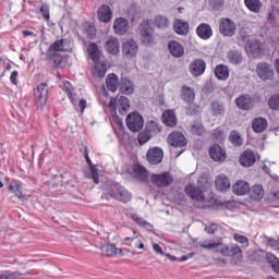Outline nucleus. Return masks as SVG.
<instances>
[{
    "mask_svg": "<svg viewBox=\"0 0 279 279\" xmlns=\"http://www.w3.org/2000/svg\"><path fill=\"white\" fill-rule=\"evenodd\" d=\"M199 247H203V250H216V252H219V254H222V256H236L242 252L239 245H233L229 247L228 245L223 244L221 240L202 241L199 242Z\"/></svg>",
    "mask_w": 279,
    "mask_h": 279,
    "instance_id": "f257e3e1",
    "label": "nucleus"
},
{
    "mask_svg": "<svg viewBox=\"0 0 279 279\" xmlns=\"http://www.w3.org/2000/svg\"><path fill=\"white\" fill-rule=\"evenodd\" d=\"M109 110L113 119H116V123L121 125L122 121L119 116H117V110L121 114H128V110H130V100L124 96L112 98L109 102Z\"/></svg>",
    "mask_w": 279,
    "mask_h": 279,
    "instance_id": "f03ea898",
    "label": "nucleus"
},
{
    "mask_svg": "<svg viewBox=\"0 0 279 279\" xmlns=\"http://www.w3.org/2000/svg\"><path fill=\"white\" fill-rule=\"evenodd\" d=\"M140 31V40L142 45L146 47H151L156 45V35L154 34V27L151 26V21L144 20L138 27Z\"/></svg>",
    "mask_w": 279,
    "mask_h": 279,
    "instance_id": "7ed1b4c3",
    "label": "nucleus"
},
{
    "mask_svg": "<svg viewBox=\"0 0 279 279\" xmlns=\"http://www.w3.org/2000/svg\"><path fill=\"white\" fill-rule=\"evenodd\" d=\"M210 189V183L205 182L203 185L198 184V186H195L193 184H189L185 187V194L189 198L192 199V202H197L198 204H204L206 202V196H204V193Z\"/></svg>",
    "mask_w": 279,
    "mask_h": 279,
    "instance_id": "20e7f679",
    "label": "nucleus"
},
{
    "mask_svg": "<svg viewBox=\"0 0 279 279\" xmlns=\"http://www.w3.org/2000/svg\"><path fill=\"white\" fill-rule=\"evenodd\" d=\"M107 193L113 199H118L124 204H128L132 199V194L119 183H110Z\"/></svg>",
    "mask_w": 279,
    "mask_h": 279,
    "instance_id": "39448f33",
    "label": "nucleus"
},
{
    "mask_svg": "<svg viewBox=\"0 0 279 279\" xmlns=\"http://www.w3.org/2000/svg\"><path fill=\"white\" fill-rule=\"evenodd\" d=\"M63 88L71 100V104L74 106V110H81V113L84 114V110H86V99L80 100V95L75 93L73 85H71V82L69 81L63 82ZM77 101L80 102L77 104Z\"/></svg>",
    "mask_w": 279,
    "mask_h": 279,
    "instance_id": "423d86ee",
    "label": "nucleus"
},
{
    "mask_svg": "<svg viewBox=\"0 0 279 279\" xmlns=\"http://www.w3.org/2000/svg\"><path fill=\"white\" fill-rule=\"evenodd\" d=\"M34 97L36 106L38 108H45V106H47V100L49 99V85H47V83L37 85Z\"/></svg>",
    "mask_w": 279,
    "mask_h": 279,
    "instance_id": "0eeeda50",
    "label": "nucleus"
},
{
    "mask_svg": "<svg viewBox=\"0 0 279 279\" xmlns=\"http://www.w3.org/2000/svg\"><path fill=\"white\" fill-rule=\"evenodd\" d=\"M71 51H73V41L69 39H57L50 45L47 50V52L50 53H71Z\"/></svg>",
    "mask_w": 279,
    "mask_h": 279,
    "instance_id": "6e6552de",
    "label": "nucleus"
},
{
    "mask_svg": "<svg viewBox=\"0 0 279 279\" xmlns=\"http://www.w3.org/2000/svg\"><path fill=\"white\" fill-rule=\"evenodd\" d=\"M150 182L154 186H157V189H167V186H171L173 184V177L170 172L151 174Z\"/></svg>",
    "mask_w": 279,
    "mask_h": 279,
    "instance_id": "1a4fd4ad",
    "label": "nucleus"
},
{
    "mask_svg": "<svg viewBox=\"0 0 279 279\" xmlns=\"http://www.w3.org/2000/svg\"><path fill=\"white\" fill-rule=\"evenodd\" d=\"M143 125H145V120H143V116L138 112H131L126 117V128L131 132H141L143 130Z\"/></svg>",
    "mask_w": 279,
    "mask_h": 279,
    "instance_id": "9d476101",
    "label": "nucleus"
},
{
    "mask_svg": "<svg viewBox=\"0 0 279 279\" xmlns=\"http://www.w3.org/2000/svg\"><path fill=\"white\" fill-rule=\"evenodd\" d=\"M219 29H220V34H222V36L232 38V36H234V34H236V24L234 23V21H232L228 17H222V19H220V22H219Z\"/></svg>",
    "mask_w": 279,
    "mask_h": 279,
    "instance_id": "9b49d317",
    "label": "nucleus"
},
{
    "mask_svg": "<svg viewBox=\"0 0 279 279\" xmlns=\"http://www.w3.org/2000/svg\"><path fill=\"white\" fill-rule=\"evenodd\" d=\"M122 54L128 60H132V58H136V56H138V43L134 39H126L122 44Z\"/></svg>",
    "mask_w": 279,
    "mask_h": 279,
    "instance_id": "f8f14e48",
    "label": "nucleus"
},
{
    "mask_svg": "<svg viewBox=\"0 0 279 279\" xmlns=\"http://www.w3.org/2000/svg\"><path fill=\"white\" fill-rule=\"evenodd\" d=\"M256 73L259 80L264 82L267 80H274V66L269 65L267 62H262L257 64Z\"/></svg>",
    "mask_w": 279,
    "mask_h": 279,
    "instance_id": "ddd939ff",
    "label": "nucleus"
},
{
    "mask_svg": "<svg viewBox=\"0 0 279 279\" xmlns=\"http://www.w3.org/2000/svg\"><path fill=\"white\" fill-rule=\"evenodd\" d=\"M244 40H247V44L245 45V50L248 53V56H252L253 58H258L263 53V46L258 40L256 39H248L247 36L243 37Z\"/></svg>",
    "mask_w": 279,
    "mask_h": 279,
    "instance_id": "4468645a",
    "label": "nucleus"
},
{
    "mask_svg": "<svg viewBox=\"0 0 279 279\" xmlns=\"http://www.w3.org/2000/svg\"><path fill=\"white\" fill-rule=\"evenodd\" d=\"M165 158V151L160 147H153L146 154V160L149 165H160Z\"/></svg>",
    "mask_w": 279,
    "mask_h": 279,
    "instance_id": "2eb2a0df",
    "label": "nucleus"
},
{
    "mask_svg": "<svg viewBox=\"0 0 279 279\" xmlns=\"http://www.w3.org/2000/svg\"><path fill=\"white\" fill-rule=\"evenodd\" d=\"M205 71H206V61H204L203 59H194L190 63V73L194 77H199V75H204Z\"/></svg>",
    "mask_w": 279,
    "mask_h": 279,
    "instance_id": "dca6fc26",
    "label": "nucleus"
},
{
    "mask_svg": "<svg viewBox=\"0 0 279 279\" xmlns=\"http://www.w3.org/2000/svg\"><path fill=\"white\" fill-rule=\"evenodd\" d=\"M113 32L117 36H123L130 32V22L125 17H118L113 22Z\"/></svg>",
    "mask_w": 279,
    "mask_h": 279,
    "instance_id": "f3484780",
    "label": "nucleus"
},
{
    "mask_svg": "<svg viewBox=\"0 0 279 279\" xmlns=\"http://www.w3.org/2000/svg\"><path fill=\"white\" fill-rule=\"evenodd\" d=\"M168 143L171 147H186V137L180 132H172L168 136Z\"/></svg>",
    "mask_w": 279,
    "mask_h": 279,
    "instance_id": "a211bd4d",
    "label": "nucleus"
},
{
    "mask_svg": "<svg viewBox=\"0 0 279 279\" xmlns=\"http://www.w3.org/2000/svg\"><path fill=\"white\" fill-rule=\"evenodd\" d=\"M196 35L201 40H210L213 38V26L202 23L196 27Z\"/></svg>",
    "mask_w": 279,
    "mask_h": 279,
    "instance_id": "6ab92c4d",
    "label": "nucleus"
},
{
    "mask_svg": "<svg viewBox=\"0 0 279 279\" xmlns=\"http://www.w3.org/2000/svg\"><path fill=\"white\" fill-rule=\"evenodd\" d=\"M105 49L111 56H117L121 51V44L117 37H109L105 43Z\"/></svg>",
    "mask_w": 279,
    "mask_h": 279,
    "instance_id": "aec40b11",
    "label": "nucleus"
},
{
    "mask_svg": "<svg viewBox=\"0 0 279 279\" xmlns=\"http://www.w3.org/2000/svg\"><path fill=\"white\" fill-rule=\"evenodd\" d=\"M235 104L239 110H252L254 100L250 95H242L235 99Z\"/></svg>",
    "mask_w": 279,
    "mask_h": 279,
    "instance_id": "412c9836",
    "label": "nucleus"
},
{
    "mask_svg": "<svg viewBox=\"0 0 279 279\" xmlns=\"http://www.w3.org/2000/svg\"><path fill=\"white\" fill-rule=\"evenodd\" d=\"M256 162V154L253 150H244L240 156V165L242 167H253Z\"/></svg>",
    "mask_w": 279,
    "mask_h": 279,
    "instance_id": "4be33fe9",
    "label": "nucleus"
},
{
    "mask_svg": "<svg viewBox=\"0 0 279 279\" xmlns=\"http://www.w3.org/2000/svg\"><path fill=\"white\" fill-rule=\"evenodd\" d=\"M216 189L220 193H226L230 190V179L226 174H219L215 180Z\"/></svg>",
    "mask_w": 279,
    "mask_h": 279,
    "instance_id": "5701e85b",
    "label": "nucleus"
},
{
    "mask_svg": "<svg viewBox=\"0 0 279 279\" xmlns=\"http://www.w3.org/2000/svg\"><path fill=\"white\" fill-rule=\"evenodd\" d=\"M100 23H110L112 21V10L109 5L102 4L97 12Z\"/></svg>",
    "mask_w": 279,
    "mask_h": 279,
    "instance_id": "b1692460",
    "label": "nucleus"
},
{
    "mask_svg": "<svg viewBox=\"0 0 279 279\" xmlns=\"http://www.w3.org/2000/svg\"><path fill=\"white\" fill-rule=\"evenodd\" d=\"M209 156L215 162H223L226 160V150L219 145H214L209 148Z\"/></svg>",
    "mask_w": 279,
    "mask_h": 279,
    "instance_id": "393cba45",
    "label": "nucleus"
},
{
    "mask_svg": "<svg viewBox=\"0 0 279 279\" xmlns=\"http://www.w3.org/2000/svg\"><path fill=\"white\" fill-rule=\"evenodd\" d=\"M232 191L234 195H247V193H250L251 191L250 183H247V181L244 180L236 181L232 186Z\"/></svg>",
    "mask_w": 279,
    "mask_h": 279,
    "instance_id": "a878e982",
    "label": "nucleus"
},
{
    "mask_svg": "<svg viewBox=\"0 0 279 279\" xmlns=\"http://www.w3.org/2000/svg\"><path fill=\"white\" fill-rule=\"evenodd\" d=\"M168 49L173 58H182L184 56V46L175 40L169 41Z\"/></svg>",
    "mask_w": 279,
    "mask_h": 279,
    "instance_id": "bb28decb",
    "label": "nucleus"
},
{
    "mask_svg": "<svg viewBox=\"0 0 279 279\" xmlns=\"http://www.w3.org/2000/svg\"><path fill=\"white\" fill-rule=\"evenodd\" d=\"M227 60L230 62V64L238 66L239 64L243 63V53H241L239 50H229L227 52Z\"/></svg>",
    "mask_w": 279,
    "mask_h": 279,
    "instance_id": "cd10ccee",
    "label": "nucleus"
},
{
    "mask_svg": "<svg viewBox=\"0 0 279 279\" xmlns=\"http://www.w3.org/2000/svg\"><path fill=\"white\" fill-rule=\"evenodd\" d=\"M214 73L217 77V80H221L222 82H226L228 77H230V69L228 65L219 64L215 68Z\"/></svg>",
    "mask_w": 279,
    "mask_h": 279,
    "instance_id": "c85d7f7f",
    "label": "nucleus"
},
{
    "mask_svg": "<svg viewBox=\"0 0 279 279\" xmlns=\"http://www.w3.org/2000/svg\"><path fill=\"white\" fill-rule=\"evenodd\" d=\"M162 119L165 125L168 128H174L178 124V118L175 117V112L173 110H167L162 113Z\"/></svg>",
    "mask_w": 279,
    "mask_h": 279,
    "instance_id": "c756f323",
    "label": "nucleus"
},
{
    "mask_svg": "<svg viewBox=\"0 0 279 279\" xmlns=\"http://www.w3.org/2000/svg\"><path fill=\"white\" fill-rule=\"evenodd\" d=\"M95 62V68L93 71V75H95V77H106V73L108 71V65L106 64V62L100 61L98 59V61H94Z\"/></svg>",
    "mask_w": 279,
    "mask_h": 279,
    "instance_id": "7c9ffc66",
    "label": "nucleus"
},
{
    "mask_svg": "<svg viewBox=\"0 0 279 279\" xmlns=\"http://www.w3.org/2000/svg\"><path fill=\"white\" fill-rule=\"evenodd\" d=\"M267 119L265 118H255L252 122V129L257 133L260 134L267 130Z\"/></svg>",
    "mask_w": 279,
    "mask_h": 279,
    "instance_id": "2f4dec72",
    "label": "nucleus"
},
{
    "mask_svg": "<svg viewBox=\"0 0 279 279\" xmlns=\"http://www.w3.org/2000/svg\"><path fill=\"white\" fill-rule=\"evenodd\" d=\"M154 25L157 26L158 29L165 32V29H169L171 22H169V17L165 15H156L154 19Z\"/></svg>",
    "mask_w": 279,
    "mask_h": 279,
    "instance_id": "473e14b6",
    "label": "nucleus"
},
{
    "mask_svg": "<svg viewBox=\"0 0 279 279\" xmlns=\"http://www.w3.org/2000/svg\"><path fill=\"white\" fill-rule=\"evenodd\" d=\"M173 28L175 34H179V36H186V34H189L190 26L186 22L182 20H175Z\"/></svg>",
    "mask_w": 279,
    "mask_h": 279,
    "instance_id": "72a5a7b5",
    "label": "nucleus"
},
{
    "mask_svg": "<svg viewBox=\"0 0 279 279\" xmlns=\"http://www.w3.org/2000/svg\"><path fill=\"white\" fill-rule=\"evenodd\" d=\"M106 84L108 90L111 93H117V89L119 88V76L117 74L111 73L107 75Z\"/></svg>",
    "mask_w": 279,
    "mask_h": 279,
    "instance_id": "f704fd0d",
    "label": "nucleus"
},
{
    "mask_svg": "<svg viewBox=\"0 0 279 279\" xmlns=\"http://www.w3.org/2000/svg\"><path fill=\"white\" fill-rule=\"evenodd\" d=\"M9 191L14 193L19 199H23V183L19 180H12L9 184Z\"/></svg>",
    "mask_w": 279,
    "mask_h": 279,
    "instance_id": "c9c22d12",
    "label": "nucleus"
},
{
    "mask_svg": "<svg viewBox=\"0 0 279 279\" xmlns=\"http://www.w3.org/2000/svg\"><path fill=\"white\" fill-rule=\"evenodd\" d=\"M183 101L186 104H193L195 101V90L191 87L183 86L181 90Z\"/></svg>",
    "mask_w": 279,
    "mask_h": 279,
    "instance_id": "e433bc0d",
    "label": "nucleus"
},
{
    "mask_svg": "<svg viewBox=\"0 0 279 279\" xmlns=\"http://www.w3.org/2000/svg\"><path fill=\"white\" fill-rule=\"evenodd\" d=\"M244 4L247 10L254 12V14H258V12L263 10V2H260V0H244Z\"/></svg>",
    "mask_w": 279,
    "mask_h": 279,
    "instance_id": "4c0bfd02",
    "label": "nucleus"
},
{
    "mask_svg": "<svg viewBox=\"0 0 279 279\" xmlns=\"http://www.w3.org/2000/svg\"><path fill=\"white\" fill-rule=\"evenodd\" d=\"M120 92L123 95H132L134 93V83L128 78H122L121 85H120Z\"/></svg>",
    "mask_w": 279,
    "mask_h": 279,
    "instance_id": "58836bf2",
    "label": "nucleus"
},
{
    "mask_svg": "<svg viewBox=\"0 0 279 279\" xmlns=\"http://www.w3.org/2000/svg\"><path fill=\"white\" fill-rule=\"evenodd\" d=\"M133 173L135 178H137V180H141V182H145V180H147V175H148L147 169H145L141 165L133 166Z\"/></svg>",
    "mask_w": 279,
    "mask_h": 279,
    "instance_id": "ea45409f",
    "label": "nucleus"
},
{
    "mask_svg": "<svg viewBox=\"0 0 279 279\" xmlns=\"http://www.w3.org/2000/svg\"><path fill=\"white\" fill-rule=\"evenodd\" d=\"M250 191L251 197L255 202H260V199L265 197V190L263 189V185H254Z\"/></svg>",
    "mask_w": 279,
    "mask_h": 279,
    "instance_id": "a19ab883",
    "label": "nucleus"
},
{
    "mask_svg": "<svg viewBox=\"0 0 279 279\" xmlns=\"http://www.w3.org/2000/svg\"><path fill=\"white\" fill-rule=\"evenodd\" d=\"M104 256H121V250L112 244H107L101 247Z\"/></svg>",
    "mask_w": 279,
    "mask_h": 279,
    "instance_id": "79ce46f5",
    "label": "nucleus"
},
{
    "mask_svg": "<svg viewBox=\"0 0 279 279\" xmlns=\"http://www.w3.org/2000/svg\"><path fill=\"white\" fill-rule=\"evenodd\" d=\"M210 111L214 117H219L226 113V106L219 101H213L210 105Z\"/></svg>",
    "mask_w": 279,
    "mask_h": 279,
    "instance_id": "37998d69",
    "label": "nucleus"
},
{
    "mask_svg": "<svg viewBox=\"0 0 279 279\" xmlns=\"http://www.w3.org/2000/svg\"><path fill=\"white\" fill-rule=\"evenodd\" d=\"M87 51L93 62H97L99 60V46H97V44H89Z\"/></svg>",
    "mask_w": 279,
    "mask_h": 279,
    "instance_id": "c03bdc74",
    "label": "nucleus"
},
{
    "mask_svg": "<svg viewBox=\"0 0 279 279\" xmlns=\"http://www.w3.org/2000/svg\"><path fill=\"white\" fill-rule=\"evenodd\" d=\"M48 60H51L53 62V66L58 69L60 64H62V56H60L58 52H47L46 53Z\"/></svg>",
    "mask_w": 279,
    "mask_h": 279,
    "instance_id": "a18cd8bd",
    "label": "nucleus"
},
{
    "mask_svg": "<svg viewBox=\"0 0 279 279\" xmlns=\"http://www.w3.org/2000/svg\"><path fill=\"white\" fill-rule=\"evenodd\" d=\"M229 141L234 147H241V145H243V138H241V135L236 131L230 133Z\"/></svg>",
    "mask_w": 279,
    "mask_h": 279,
    "instance_id": "49530a36",
    "label": "nucleus"
},
{
    "mask_svg": "<svg viewBox=\"0 0 279 279\" xmlns=\"http://www.w3.org/2000/svg\"><path fill=\"white\" fill-rule=\"evenodd\" d=\"M234 241H236V243H240L241 245H243V247H250V239H247V236L241 234V233H235L233 235Z\"/></svg>",
    "mask_w": 279,
    "mask_h": 279,
    "instance_id": "de8ad7c7",
    "label": "nucleus"
},
{
    "mask_svg": "<svg viewBox=\"0 0 279 279\" xmlns=\"http://www.w3.org/2000/svg\"><path fill=\"white\" fill-rule=\"evenodd\" d=\"M268 108H270V110H279V95H272L268 99Z\"/></svg>",
    "mask_w": 279,
    "mask_h": 279,
    "instance_id": "09e8293b",
    "label": "nucleus"
},
{
    "mask_svg": "<svg viewBox=\"0 0 279 279\" xmlns=\"http://www.w3.org/2000/svg\"><path fill=\"white\" fill-rule=\"evenodd\" d=\"M131 219H133V221L135 223H137V226H141L142 228H145L147 226H149V222H147L146 220H144L141 216H138L137 214H132L131 215Z\"/></svg>",
    "mask_w": 279,
    "mask_h": 279,
    "instance_id": "8fccbe9b",
    "label": "nucleus"
},
{
    "mask_svg": "<svg viewBox=\"0 0 279 279\" xmlns=\"http://www.w3.org/2000/svg\"><path fill=\"white\" fill-rule=\"evenodd\" d=\"M205 130H204V125L202 124V122H196L192 125V133L193 134H197V136H202V134H204Z\"/></svg>",
    "mask_w": 279,
    "mask_h": 279,
    "instance_id": "3c124183",
    "label": "nucleus"
},
{
    "mask_svg": "<svg viewBox=\"0 0 279 279\" xmlns=\"http://www.w3.org/2000/svg\"><path fill=\"white\" fill-rule=\"evenodd\" d=\"M213 137L218 142L221 143V141L226 140V134L220 129H216L213 133Z\"/></svg>",
    "mask_w": 279,
    "mask_h": 279,
    "instance_id": "603ef678",
    "label": "nucleus"
},
{
    "mask_svg": "<svg viewBox=\"0 0 279 279\" xmlns=\"http://www.w3.org/2000/svg\"><path fill=\"white\" fill-rule=\"evenodd\" d=\"M223 0H209V5H211L213 10L219 11L223 8Z\"/></svg>",
    "mask_w": 279,
    "mask_h": 279,
    "instance_id": "864d4df0",
    "label": "nucleus"
},
{
    "mask_svg": "<svg viewBox=\"0 0 279 279\" xmlns=\"http://www.w3.org/2000/svg\"><path fill=\"white\" fill-rule=\"evenodd\" d=\"M39 10H40V13L43 14L45 21H49V19H51V16L49 14V4H41Z\"/></svg>",
    "mask_w": 279,
    "mask_h": 279,
    "instance_id": "5fc2aeb1",
    "label": "nucleus"
},
{
    "mask_svg": "<svg viewBox=\"0 0 279 279\" xmlns=\"http://www.w3.org/2000/svg\"><path fill=\"white\" fill-rule=\"evenodd\" d=\"M151 138V135L149 133H140L138 134V143L140 145H145L149 140Z\"/></svg>",
    "mask_w": 279,
    "mask_h": 279,
    "instance_id": "6e6d98bb",
    "label": "nucleus"
},
{
    "mask_svg": "<svg viewBox=\"0 0 279 279\" xmlns=\"http://www.w3.org/2000/svg\"><path fill=\"white\" fill-rule=\"evenodd\" d=\"M174 201L177 202V204H179V206H184V203L186 202V196H184L183 193H178L174 196Z\"/></svg>",
    "mask_w": 279,
    "mask_h": 279,
    "instance_id": "4d7b16f0",
    "label": "nucleus"
},
{
    "mask_svg": "<svg viewBox=\"0 0 279 279\" xmlns=\"http://www.w3.org/2000/svg\"><path fill=\"white\" fill-rule=\"evenodd\" d=\"M90 171H92V180H94L95 184H99V173L97 172V168L92 167Z\"/></svg>",
    "mask_w": 279,
    "mask_h": 279,
    "instance_id": "13d9d810",
    "label": "nucleus"
},
{
    "mask_svg": "<svg viewBox=\"0 0 279 279\" xmlns=\"http://www.w3.org/2000/svg\"><path fill=\"white\" fill-rule=\"evenodd\" d=\"M266 243L267 245H270V247H278L279 242L278 239L266 236Z\"/></svg>",
    "mask_w": 279,
    "mask_h": 279,
    "instance_id": "bf43d9fd",
    "label": "nucleus"
},
{
    "mask_svg": "<svg viewBox=\"0 0 279 279\" xmlns=\"http://www.w3.org/2000/svg\"><path fill=\"white\" fill-rule=\"evenodd\" d=\"M266 260L267 263H270L272 265L274 263H278V257H276V255H274L272 253H267Z\"/></svg>",
    "mask_w": 279,
    "mask_h": 279,
    "instance_id": "052dcab7",
    "label": "nucleus"
},
{
    "mask_svg": "<svg viewBox=\"0 0 279 279\" xmlns=\"http://www.w3.org/2000/svg\"><path fill=\"white\" fill-rule=\"evenodd\" d=\"M205 231L207 234H215V232H217V225L213 223L209 227H206Z\"/></svg>",
    "mask_w": 279,
    "mask_h": 279,
    "instance_id": "680f3d73",
    "label": "nucleus"
},
{
    "mask_svg": "<svg viewBox=\"0 0 279 279\" xmlns=\"http://www.w3.org/2000/svg\"><path fill=\"white\" fill-rule=\"evenodd\" d=\"M21 276H23V274L19 271H13L7 275V279H19L21 278Z\"/></svg>",
    "mask_w": 279,
    "mask_h": 279,
    "instance_id": "e2e57ef3",
    "label": "nucleus"
},
{
    "mask_svg": "<svg viewBox=\"0 0 279 279\" xmlns=\"http://www.w3.org/2000/svg\"><path fill=\"white\" fill-rule=\"evenodd\" d=\"M16 77H19V71H13L10 75V82L13 83L14 86L17 84Z\"/></svg>",
    "mask_w": 279,
    "mask_h": 279,
    "instance_id": "0e129e2a",
    "label": "nucleus"
},
{
    "mask_svg": "<svg viewBox=\"0 0 279 279\" xmlns=\"http://www.w3.org/2000/svg\"><path fill=\"white\" fill-rule=\"evenodd\" d=\"M153 250H154V252H156V254H161V255H163L165 254V252H162V247H160V245L159 244H153Z\"/></svg>",
    "mask_w": 279,
    "mask_h": 279,
    "instance_id": "69168bd1",
    "label": "nucleus"
},
{
    "mask_svg": "<svg viewBox=\"0 0 279 279\" xmlns=\"http://www.w3.org/2000/svg\"><path fill=\"white\" fill-rule=\"evenodd\" d=\"M85 160L87 165L92 168L93 167V161H90V157H88V148L85 147Z\"/></svg>",
    "mask_w": 279,
    "mask_h": 279,
    "instance_id": "338daca9",
    "label": "nucleus"
},
{
    "mask_svg": "<svg viewBox=\"0 0 279 279\" xmlns=\"http://www.w3.org/2000/svg\"><path fill=\"white\" fill-rule=\"evenodd\" d=\"M271 267H272L274 271H276L277 274H279V259H277V262L274 263V264L271 265Z\"/></svg>",
    "mask_w": 279,
    "mask_h": 279,
    "instance_id": "774afa93",
    "label": "nucleus"
}]
</instances>
